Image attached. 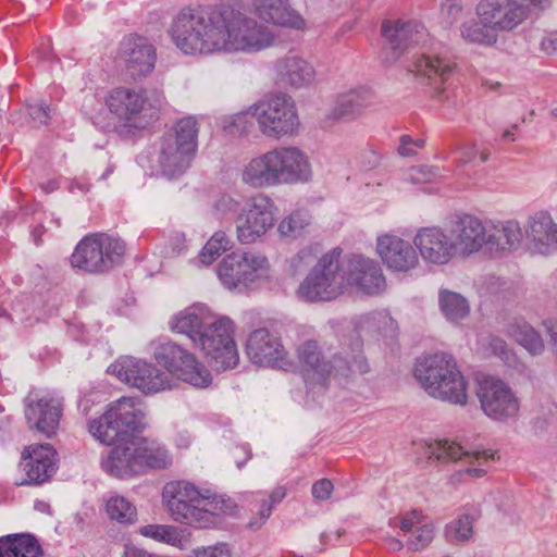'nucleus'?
<instances>
[{
  "mask_svg": "<svg viewBox=\"0 0 557 557\" xmlns=\"http://www.w3.org/2000/svg\"><path fill=\"white\" fill-rule=\"evenodd\" d=\"M191 554L193 557H231L227 545L223 543L194 548Z\"/></svg>",
  "mask_w": 557,
  "mask_h": 557,
  "instance_id": "57",
  "label": "nucleus"
},
{
  "mask_svg": "<svg viewBox=\"0 0 557 557\" xmlns=\"http://www.w3.org/2000/svg\"><path fill=\"white\" fill-rule=\"evenodd\" d=\"M434 535L435 525L432 521H428L425 518L424 522L416 528L407 540V546L412 550L423 549L432 543Z\"/></svg>",
  "mask_w": 557,
  "mask_h": 557,
  "instance_id": "50",
  "label": "nucleus"
},
{
  "mask_svg": "<svg viewBox=\"0 0 557 557\" xmlns=\"http://www.w3.org/2000/svg\"><path fill=\"white\" fill-rule=\"evenodd\" d=\"M437 174V169L434 166H416L411 168L406 174V181L412 184H422L432 181Z\"/></svg>",
  "mask_w": 557,
  "mask_h": 557,
  "instance_id": "55",
  "label": "nucleus"
},
{
  "mask_svg": "<svg viewBox=\"0 0 557 557\" xmlns=\"http://www.w3.org/2000/svg\"><path fill=\"white\" fill-rule=\"evenodd\" d=\"M320 249L318 246L309 245L301 248L297 253L292 256L287 261V271L292 276L301 274L313 262L320 258Z\"/></svg>",
  "mask_w": 557,
  "mask_h": 557,
  "instance_id": "49",
  "label": "nucleus"
},
{
  "mask_svg": "<svg viewBox=\"0 0 557 557\" xmlns=\"http://www.w3.org/2000/svg\"><path fill=\"white\" fill-rule=\"evenodd\" d=\"M458 259L486 251L485 219L471 213L456 214L447 224Z\"/></svg>",
  "mask_w": 557,
  "mask_h": 557,
  "instance_id": "16",
  "label": "nucleus"
},
{
  "mask_svg": "<svg viewBox=\"0 0 557 557\" xmlns=\"http://www.w3.org/2000/svg\"><path fill=\"white\" fill-rule=\"evenodd\" d=\"M162 505L173 521L197 529L208 528L216 517L231 515L236 508L230 497L201 490L185 480L165 483Z\"/></svg>",
  "mask_w": 557,
  "mask_h": 557,
  "instance_id": "2",
  "label": "nucleus"
},
{
  "mask_svg": "<svg viewBox=\"0 0 557 557\" xmlns=\"http://www.w3.org/2000/svg\"><path fill=\"white\" fill-rule=\"evenodd\" d=\"M55 451L50 444L34 445L25 448L20 465L25 476L17 485L42 484L55 472Z\"/></svg>",
  "mask_w": 557,
  "mask_h": 557,
  "instance_id": "25",
  "label": "nucleus"
},
{
  "mask_svg": "<svg viewBox=\"0 0 557 557\" xmlns=\"http://www.w3.org/2000/svg\"><path fill=\"white\" fill-rule=\"evenodd\" d=\"M0 557H41V547L29 534L9 535L0 540Z\"/></svg>",
  "mask_w": 557,
  "mask_h": 557,
  "instance_id": "38",
  "label": "nucleus"
},
{
  "mask_svg": "<svg viewBox=\"0 0 557 557\" xmlns=\"http://www.w3.org/2000/svg\"><path fill=\"white\" fill-rule=\"evenodd\" d=\"M270 262L255 251H237L224 257L218 265V276L230 290L244 289L269 276Z\"/></svg>",
  "mask_w": 557,
  "mask_h": 557,
  "instance_id": "9",
  "label": "nucleus"
},
{
  "mask_svg": "<svg viewBox=\"0 0 557 557\" xmlns=\"http://www.w3.org/2000/svg\"><path fill=\"white\" fill-rule=\"evenodd\" d=\"M460 35L467 42L485 47H492L498 41L496 30L482 17L463 22L460 26Z\"/></svg>",
  "mask_w": 557,
  "mask_h": 557,
  "instance_id": "39",
  "label": "nucleus"
},
{
  "mask_svg": "<svg viewBox=\"0 0 557 557\" xmlns=\"http://www.w3.org/2000/svg\"><path fill=\"white\" fill-rule=\"evenodd\" d=\"M145 411L141 401L134 397H122L112 403L103 413V421L109 424V432L100 435V443L112 445L131 440V432L144 428Z\"/></svg>",
  "mask_w": 557,
  "mask_h": 557,
  "instance_id": "14",
  "label": "nucleus"
},
{
  "mask_svg": "<svg viewBox=\"0 0 557 557\" xmlns=\"http://www.w3.org/2000/svg\"><path fill=\"white\" fill-rule=\"evenodd\" d=\"M106 511L111 520L124 524H132L137 519L136 507L127 498L120 495H113L108 498Z\"/></svg>",
  "mask_w": 557,
  "mask_h": 557,
  "instance_id": "45",
  "label": "nucleus"
},
{
  "mask_svg": "<svg viewBox=\"0 0 557 557\" xmlns=\"http://www.w3.org/2000/svg\"><path fill=\"white\" fill-rule=\"evenodd\" d=\"M375 250L391 272L407 274L419 267L420 260L413 243L394 233L379 235Z\"/></svg>",
  "mask_w": 557,
  "mask_h": 557,
  "instance_id": "19",
  "label": "nucleus"
},
{
  "mask_svg": "<svg viewBox=\"0 0 557 557\" xmlns=\"http://www.w3.org/2000/svg\"><path fill=\"white\" fill-rule=\"evenodd\" d=\"M297 358L307 373L312 372L321 379L333 373L334 362L331 364L321 358L318 344L313 341H307L297 347Z\"/></svg>",
  "mask_w": 557,
  "mask_h": 557,
  "instance_id": "37",
  "label": "nucleus"
},
{
  "mask_svg": "<svg viewBox=\"0 0 557 557\" xmlns=\"http://www.w3.org/2000/svg\"><path fill=\"white\" fill-rule=\"evenodd\" d=\"M242 182L255 189L308 183L312 166L308 154L296 146L275 147L251 158L240 171Z\"/></svg>",
  "mask_w": 557,
  "mask_h": 557,
  "instance_id": "3",
  "label": "nucleus"
},
{
  "mask_svg": "<svg viewBox=\"0 0 557 557\" xmlns=\"http://www.w3.org/2000/svg\"><path fill=\"white\" fill-rule=\"evenodd\" d=\"M119 61L131 78L140 79L153 71L156 49L144 37L128 36L120 44Z\"/></svg>",
  "mask_w": 557,
  "mask_h": 557,
  "instance_id": "22",
  "label": "nucleus"
},
{
  "mask_svg": "<svg viewBox=\"0 0 557 557\" xmlns=\"http://www.w3.org/2000/svg\"><path fill=\"white\" fill-rule=\"evenodd\" d=\"M546 333L550 337L552 345L557 351V318L547 319L543 322Z\"/></svg>",
  "mask_w": 557,
  "mask_h": 557,
  "instance_id": "64",
  "label": "nucleus"
},
{
  "mask_svg": "<svg viewBox=\"0 0 557 557\" xmlns=\"http://www.w3.org/2000/svg\"><path fill=\"white\" fill-rule=\"evenodd\" d=\"M238 206L239 202L237 199L228 194H221L216 197L212 205V214L218 220H224L237 211Z\"/></svg>",
  "mask_w": 557,
  "mask_h": 557,
  "instance_id": "52",
  "label": "nucleus"
},
{
  "mask_svg": "<svg viewBox=\"0 0 557 557\" xmlns=\"http://www.w3.org/2000/svg\"><path fill=\"white\" fill-rule=\"evenodd\" d=\"M102 469L116 478L127 479L141 473L135 437L112 448L101 462Z\"/></svg>",
  "mask_w": 557,
  "mask_h": 557,
  "instance_id": "30",
  "label": "nucleus"
},
{
  "mask_svg": "<svg viewBox=\"0 0 557 557\" xmlns=\"http://www.w3.org/2000/svg\"><path fill=\"white\" fill-rule=\"evenodd\" d=\"M276 206L267 194L248 197L235 219V234L242 245L261 240L275 224Z\"/></svg>",
  "mask_w": 557,
  "mask_h": 557,
  "instance_id": "8",
  "label": "nucleus"
},
{
  "mask_svg": "<svg viewBox=\"0 0 557 557\" xmlns=\"http://www.w3.org/2000/svg\"><path fill=\"white\" fill-rule=\"evenodd\" d=\"M272 504H269L268 500H263L257 510L258 518H252L248 522V528L251 530H259L263 523L269 519L272 513Z\"/></svg>",
  "mask_w": 557,
  "mask_h": 557,
  "instance_id": "60",
  "label": "nucleus"
},
{
  "mask_svg": "<svg viewBox=\"0 0 557 557\" xmlns=\"http://www.w3.org/2000/svg\"><path fill=\"white\" fill-rule=\"evenodd\" d=\"M438 305L443 315L453 323L463 320L470 312L468 300L459 293L449 289L440 290Z\"/></svg>",
  "mask_w": 557,
  "mask_h": 557,
  "instance_id": "42",
  "label": "nucleus"
},
{
  "mask_svg": "<svg viewBox=\"0 0 557 557\" xmlns=\"http://www.w3.org/2000/svg\"><path fill=\"white\" fill-rule=\"evenodd\" d=\"M276 82L284 86L301 89L315 82L317 71L313 64L302 55L289 52L278 58L273 65Z\"/></svg>",
  "mask_w": 557,
  "mask_h": 557,
  "instance_id": "26",
  "label": "nucleus"
},
{
  "mask_svg": "<svg viewBox=\"0 0 557 557\" xmlns=\"http://www.w3.org/2000/svg\"><path fill=\"white\" fill-rule=\"evenodd\" d=\"M374 102V92L366 87L339 94L330 111L333 120L352 121Z\"/></svg>",
  "mask_w": 557,
  "mask_h": 557,
  "instance_id": "34",
  "label": "nucleus"
},
{
  "mask_svg": "<svg viewBox=\"0 0 557 557\" xmlns=\"http://www.w3.org/2000/svg\"><path fill=\"white\" fill-rule=\"evenodd\" d=\"M135 441L141 472L146 468L161 470L172 465L173 458L163 444L143 437H135Z\"/></svg>",
  "mask_w": 557,
  "mask_h": 557,
  "instance_id": "36",
  "label": "nucleus"
},
{
  "mask_svg": "<svg viewBox=\"0 0 557 557\" xmlns=\"http://www.w3.org/2000/svg\"><path fill=\"white\" fill-rule=\"evenodd\" d=\"M349 285L354 284L367 295H379L386 288V281L379 263L370 258L355 257L347 272Z\"/></svg>",
  "mask_w": 557,
  "mask_h": 557,
  "instance_id": "29",
  "label": "nucleus"
},
{
  "mask_svg": "<svg viewBox=\"0 0 557 557\" xmlns=\"http://www.w3.org/2000/svg\"><path fill=\"white\" fill-rule=\"evenodd\" d=\"M29 115L35 122H38L40 125L47 124L50 119L49 108L45 103L32 106L29 108Z\"/></svg>",
  "mask_w": 557,
  "mask_h": 557,
  "instance_id": "62",
  "label": "nucleus"
},
{
  "mask_svg": "<svg viewBox=\"0 0 557 557\" xmlns=\"http://www.w3.org/2000/svg\"><path fill=\"white\" fill-rule=\"evenodd\" d=\"M369 323L377 325L381 333H393L396 329L395 320L387 312H376L368 318Z\"/></svg>",
  "mask_w": 557,
  "mask_h": 557,
  "instance_id": "58",
  "label": "nucleus"
},
{
  "mask_svg": "<svg viewBox=\"0 0 557 557\" xmlns=\"http://www.w3.org/2000/svg\"><path fill=\"white\" fill-rule=\"evenodd\" d=\"M214 315L207 306L194 305L175 313L169 326L172 332L186 335L197 346Z\"/></svg>",
  "mask_w": 557,
  "mask_h": 557,
  "instance_id": "31",
  "label": "nucleus"
},
{
  "mask_svg": "<svg viewBox=\"0 0 557 557\" xmlns=\"http://www.w3.org/2000/svg\"><path fill=\"white\" fill-rule=\"evenodd\" d=\"M246 352L255 364L285 371L292 368V362L280 337L268 329H257L249 334Z\"/></svg>",
  "mask_w": 557,
  "mask_h": 557,
  "instance_id": "20",
  "label": "nucleus"
},
{
  "mask_svg": "<svg viewBox=\"0 0 557 557\" xmlns=\"http://www.w3.org/2000/svg\"><path fill=\"white\" fill-rule=\"evenodd\" d=\"M198 133V120L189 115L177 120L163 139L196 151Z\"/></svg>",
  "mask_w": 557,
  "mask_h": 557,
  "instance_id": "41",
  "label": "nucleus"
},
{
  "mask_svg": "<svg viewBox=\"0 0 557 557\" xmlns=\"http://www.w3.org/2000/svg\"><path fill=\"white\" fill-rule=\"evenodd\" d=\"M473 523L474 518L471 515H459L445 525V540L454 545H462L471 542L474 536Z\"/></svg>",
  "mask_w": 557,
  "mask_h": 557,
  "instance_id": "43",
  "label": "nucleus"
},
{
  "mask_svg": "<svg viewBox=\"0 0 557 557\" xmlns=\"http://www.w3.org/2000/svg\"><path fill=\"white\" fill-rule=\"evenodd\" d=\"M459 157L458 164L465 165L474 160V158L479 154V149L475 143L467 141L463 143L456 148ZM481 162H486L488 159V153L486 151L480 152Z\"/></svg>",
  "mask_w": 557,
  "mask_h": 557,
  "instance_id": "54",
  "label": "nucleus"
},
{
  "mask_svg": "<svg viewBox=\"0 0 557 557\" xmlns=\"http://www.w3.org/2000/svg\"><path fill=\"white\" fill-rule=\"evenodd\" d=\"M230 237L222 231L215 232L202 248L199 260L202 264L209 265L223 252L231 248Z\"/></svg>",
  "mask_w": 557,
  "mask_h": 557,
  "instance_id": "47",
  "label": "nucleus"
},
{
  "mask_svg": "<svg viewBox=\"0 0 557 557\" xmlns=\"http://www.w3.org/2000/svg\"><path fill=\"white\" fill-rule=\"evenodd\" d=\"M161 106V98L157 100ZM109 111L116 119L127 126L138 127L141 124V115L149 108H157L149 102L147 91L143 88L119 87L113 89L107 97Z\"/></svg>",
  "mask_w": 557,
  "mask_h": 557,
  "instance_id": "18",
  "label": "nucleus"
},
{
  "mask_svg": "<svg viewBox=\"0 0 557 557\" xmlns=\"http://www.w3.org/2000/svg\"><path fill=\"white\" fill-rule=\"evenodd\" d=\"M539 49L547 55L557 54V30L544 34L540 39Z\"/></svg>",
  "mask_w": 557,
  "mask_h": 557,
  "instance_id": "61",
  "label": "nucleus"
},
{
  "mask_svg": "<svg viewBox=\"0 0 557 557\" xmlns=\"http://www.w3.org/2000/svg\"><path fill=\"white\" fill-rule=\"evenodd\" d=\"M425 518L421 510L413 509L403 516L391 518L389 525L411 535L414 529L424 522Z\"/></svg>",
  "mask_w": 557,
  "mask_h": 557,
  "instance_id": "51",
  "label": "nucleus"
},
{
  "mask_svg": "<svg viewBox=\"0 0 557 557\" xmlns=\"http://www.w3.org/2000/svg\"><path fill=\"white\" fill-rule=\"evenodd\" d=\"M382 36L386 41L385 62L396 61L409 46L422 42L426 36L425 28L418 22L385 21L382 24Z\"/></svg>",
  "mask_w": 557,
  "mask_h": 557,
  "instance_id": "27",
  "label": "nucleus"
},
{
  "mask_svg": "<svg viewBox=\"0 0 557 557\" xmlns=\"http://www.w3.org/2000/svg\"><path fill=\"white\" fill-rule=\"evenodd\" d=\"M412 72L426 79V83L440 95L454 72V63L446 58L423 53L414 59Z\"/></svg>",
  "mask_w": 557,
  "mask_h": 557,
  "instance_id": "33",
  "label": "nucleus"
},
{
  "mask_svg": "<svg viewBox=\"0 0 557 557\" xmlns=\"http://www.w3.org/2000/svg\"><path fill=\"white\" fill-rule=\"evenodd\" d=\"M108 371L121 382L136 387L145 394H156L170 389L174 385L172 376L152 363L133 357H123L112 363Z\"/></svg>",
  "mask_w": 557,
  "mask_h": 557,
  "instance_id": "13",
  "label": "nucleus"
},
{
  "mask_svg": "<svg viewBox=\"0 0 557 557\" xmlns=\"http://www.w3.org/2000/svg\"><path fill=\"white\" fill-rule=\"evenodd\" d=\"M424 145L425 140L423 138L413 139L409 135H403L399 139L398 153L406 158L413 157Z\"/></svg>",
  "mask_w": 557,
  "mask_h": 557,
  "instance_id": "56",
  "label": "nucleus"
},
{
  "mask_svg": "<svg viewBox=\"0 0 557 557\" xmlns=\"http://www.w3.org/2000/svg\"><path fill=\"white\" fill-rule=\"evenodd\" d=\"M414 377L433 398L465 406L468 384L454 357L444 352L429 355L418 360Z\"/></svg>",
  "mask_w": 557,
  "mask_h": 557,
  "instance_id": "4",
  "label": "nucleus"
},
{
  "mask_svg": "<svg viewBox=\"0 0 557 557\" xmlns=\"http://www.w3.org/2000/svg\"><path fill=\"white\" fill-rule=\"evenodd\" d=\"M342 253V248L335 247L320 256L296 290L299 299L331 301L345 293L349 280L341 261Z\"/></svg>",
  "mask_w": 557,
  "mask_h": 557,
  "instance_id": "5",
  "label": "nucleus"
},
{
  "mask_svg": "<svg viewBox=\"0 0 557 557\" xmlns=\"http://www.w3.org/2000/svg\"><path fill=\"white\" fill-rule=\"evenodd\" d=\"M253 13L267 23L301 30L306 27L302 16L293 10L288 0H252Z\"/></svg>",
  "mask_w": 557,
  "mask_h": 557,
  "instance_id": "32",
  "label": "nucleus"
},
{
  "mask_svg": "<svg viewBox=\"0 0 557 557\" xmlns=\"http://www.w3.org/2000/svg\"><path fill=\"white\" fill-rule=\"evenodd\" d=\"M476 396L483 412L494 421L505 422L519 413L518 397L500 379L490 375L478 379Z\"/></svg>",
  "mask_w": 557,
  "mask_h": 557,
  "instance_id": "15",
  "label": "nucleus"
},
{
  "mask_svg": "<svg viewBox=\"0 0 557 557\" xmlns=\"http://www.w3.org/2000/svg\"><path fill=\"white\" fill-rule=\"evenodd\" d=\"M367 372H369V363L360 354L352 355L351 357L346 356L345 358L338 357L334 359V375L348 377L349 375L364 374Z\"/></svg>",
  "mask_w": 557,
  "mask_h": 557,
  "instance_id": "48",
  "label": "nucleus"
},
{
  "mask_svg": "<svg viewBox=\"0 0 557 557\" xmlns=\"http://www.w3.org/2000/svg\"><path fill=\"white\" fill-rule=\"evenodd\" d=\"M311 222L312 218L307 210L297 209L278 222L277 233L282 238L295 239L305 234Z\"/></svg>",
  "mask_w": 557,
  "mask_h": 557,
  "instance_id": "44",
  "label": "nucleus"
},
{
  "mask_svg": "<svg viewBox=\"0 0 557 557\" xmlns=\"http://www.w3.org/2000/svg\"><path fill=\"white\" fill-rule=\"evenodd\" d=\"M522 228L531 253L547 256L557 251V223L549 212H534L528 216Z\"/></svg>",
  "mask_w": 557,
  "mask_h": 557,
  "instance_id": "23",
  "label": "nucleus"
},
{
  "mask_svg": "<svg viewBox=\"0 0 557 557\" xmlns=\"http://www.w3.org/2000/svg\"><path fill=\"white\" fill-rule=\"evenodd\" d=\"M262 136L273 140L290 138L298 134L300 120L294 100L283 94L262 99L250 107Z\"/></svg>",
  "mask_w": 557,
  "mask_h": 557,
  "instance_id": "6",
  "label": "nucleus"
},
{
  "mask_svg": "<svg viewBox=\"0 0 557 557\" xmlns=\"http://www.w3.org/2000/svg\"><path fill=\"white\" fill-rule=\"evenodd\" d=\"M511 336L531 355H540L544 351V342L540 333L528 323H519L511 327Z\"/></svg>",
  "mask_w": 557,
  "mask_h": 557,
  "instance_id": "46",
  "label": "nucleus"
},
{
  "mask_svg": "<svg viewBox=\"0 0 557 557\" xmlns=\"http://www.w3.org/2000/svg\"><path fill=\"white\" fill-rule=\"evenodd\" d=\"M62 416V403L49 394H30L25 399V417L32 429L51 437Z\"/></svg>",
  "mask_w": 557,
  "mask_h": 557,
  "instance_id": "24",
  "label": "nucleus"
},
{
  "mask_svg": "<svg viewBox=\"0 0 557 557\" xmlns=\"http://www.w3.org/2000/svg\"><path fill=\"white\" fill-rule=\"evenodd\" d=\"M153 358L173 381L177 377L198 388H206L212 383L209 370L194 355L173 342L157 344Z\"/></svg>",
  "mask_w": 557,
  "mask_h": 557,
  "instance_id": "11",
  "label": "nucleus"
},
{
  "mask_svg": "<svg viewBox=\"0 0 557 557\" xmlns=\"http://www.w3.org/2000/svg\"><path fill=\"white\" fill-rule=\"evenodd\" d=\"M486 251L509 253L518 250L523 243V228L515 219H485Z\"/></svg>",
  "mask_w": 557,
  "mask_h": 557,
  "instance_id": "28",
  "label": "nucleus"
},
{
  "mask_svg": "<svg viewBox=\"0 0 557 557\" xmlns=\"http://www.w3.org/2000/svg\"><path fill=\"white\" fill-rule=\"evenodd\" d=\"M423 453L429 460H450L466 466L465 469L456 471L449 476L448 482L453 485L465 482L466 476L483 478L487 473V465L493 457L486 450H469L449 440L426 444Z\"/></svg>",
  "mask_w": 557,
  "mask_h": 557,
  "instance_id": "10",
  "label": "nucleus"
},
{
  "mask_svg": "<svg viewBox=\"0 0 557 557\" xmlns=\"http://www.w3.org/2000/svg\"><path fill=\"white\" fill-rule=\"evenodd\" d=\"M475 12L476 16L490 23L497 34L513 30L530 16L528 5L517 0H481Z\"/></svg>",
  "mask_w": 557,
  "mask_h": 557,
  "instance_id": "21",
  "label": "nucleus"
},
{
  "mask_svg": "<svg viewBox=\"0 0 557 557\" xmlns=\"http://www.w3.org/2000/svg\"><path fill=\"white\" fill-rule=\"evenodd\" d=\"M195 153L194 150L163 139L159 159L163 174L170 178L183 174L190 166Z\"/></svg>",
  "mask_w": 557,
  "mask_h": 557,
  "instance_id": "35",
  "label": "nucleus"
},
{
  "mask_svg": "<svg viewBox=\"0 0 557 557\" xmlns=\"http://www.w3.org/2000/svg\"><path fill=\"white\" fill-rule=\"evenodd\" d=\"M412 243L428 267H444L458 259L447 225L420 227Z\"/></svg>",
  "mask_w": 557,
  "mask_h": 557,
  "instance_id": "17",
  "label": "nucleus"
},
{
  "mask_svg": "<svg viewBox=\"0 0 557 557\" xmlns=\"http://www.w3.org/2000/svg\"><path fill=\"white\" fill-rule=\"evenodd\" d=\"M139 534L157 542L175 546L182 550L190 546V540L175 525L147 524L139 529Z\"/></svg>",
  "mask_w": 557,
  "mask_h": 557,
  "instance_id": "40",
  "label": "nucleus"
},
{
  "mask_svg": "<svg viewBox=\"0 0 557 557\" xmlns=\"http://www.w3.org/2000/svg\"><path fill=\"white\" fill-rule=\"evenodd\" d=\"M486 350L502 358H505L508 354L506 342L498 337L488 338Z\"/></svg>",
  "mask_w": 557,
  "mask_h": 557,
  "instance_id": "63",
  "label": "nucleus"
},
{
  "mask_svg": "<svg viewBox=\"0 0 557 557\" xmlns=\"http://www.w3.org/2000/svg\"><path fill=\"white\" fill-rule=\"evenodd\" d=\"M124 253L125 245L120 238L98 233L79 240L70 262L86 273H104L120 264Z\"/></svg>",
  "mask_w": 557,
  "mask_h": 557,
  "instance_id": "7",
  "label": "nucleus"
},
{
  "mask_svg": "<svg viewBox=\"0 0 557 557\" xmlns=\"http://www.w3.org/2000/svg\"><path fill=\"white\" fill-rule=\"evenodd\" d=\"M221 126L231 136H242L247 132V114L237 113L225 116L221 121Z\"/></svg>",
  "mask_w": 557,
  "mask_h": 557,
  "instance_id": "53",
  "label": "nucleus"
},
{
  "mask_svg": "<svg viewBox=\"0 0 557 557\" xmlns=\"http://www.w3.org/2000/svg\"><path fill=\"white\" fill-rule=\"evenodd\" d=\"M233 335V321L226 315H214L197 345L218 371L232 369L239 361Z\"/></svg>",
  "mask_w": 557,
  "mask_h": 557,
  "instance_id": "12",
  "label": "nucleus"
},
{
  "mask_svg": "<svg viewBox=\"0 0 557 557\" xmlns=\"http://www.w3.org/2000/svg\"><path fill=\"white\" fill-rule=\"evenodd\" d=\"M333 490V483L327 479H322L312 485L311 493L315 500L324 502L331 497Z\"/></svg>",
  "mask_w": 557,
  "mask_h": 557,
  "instance_id": "59",
  "label": "nucleus"
},
{
  "mask_svg": "<svg viewBox=\"0 0 557 557\" xmlns=\"http://www.w3.org/2000/svg\"><path fill=\"white\" fill-rule=\"evenodd\" d=\"M170 35L184 54H253L275 45V33L232 5L186 7L174 17Z\"/></svg>",
  "mask_w": 557,
  "mask_h": 557,
  "instance_id": "1",
  "label": "nucleus"
}]
</instances>
